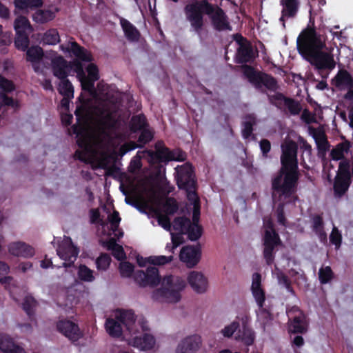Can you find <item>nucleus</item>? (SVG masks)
<instances>
[{"label":"nucleus","mask_w":353,"mask_h":353,"mask_svg":"<svg viewBox=\"0 0 353 353\" xmlns=\"http://www.w3.org/2000/svg\"><path fill=\"white\" fill-rule=\"evenodd\" d=\"M72 63L83 90L90 95L86 100L82 96L79 97L80 104L75 110L77 123L72 127V132H70L76 134L79 148L75 157L88 163L101 162L114 150L115 139H122L125 126L119 113L118 94L114 88L102 83L94 90V82L99 78L95 65H88L86 76L80 62Z\"/></svg>","instance_id":"nucleus-1"},{"label":"nucleus","mask_w":353,"mask_h":353,"mask_svg":"<svg viewBox=\"0 0 353 353\" xmlns=\"http://www.w3.org/2000/svg\"><path fill=\"white\" fill-rule=\"evenodd\" d=\"M282 154L281 174L272 181L273 199L279 196L281 203L276 210L277 221L285 225L283 215L284 204L290 202L298 180L297 144L291 140L285 139L281 145Z\"/></svg>","instance_id":"nucleus-2"},{"label":"nucleus","mask_w":353,"mask_h":353,"mask_svg":"<svg viewBox=\"0 0 353 353\" xmlns=\"http://www.w3.org/2000/svg\"><path fill=\"white\" fill-rule=\"evenodd\" d=\"M299 54L318 70L331 72L336 65L335 52L339 49L334 43L327 42L326 37L307 27L303 30L296 39Z\"/></svg>","instance_id":"nucleus-3"},{"label":"nucleus","mask_w":353,"mask_h":353,"mask_svg":"<svg viewBox=\"0 0 353 353\" xmlns=\"http://www.w3.org/2000/svg\"><path fill=\"white\" fill-rule=\"evenodd\" d=\"M175 171L179 188L185 190L188 200L193 206V215L192 223L188 218L178 217L174 220L172 227L179 234H188L189 239L196 241L201 236V228L198 223L200 216V202L196 192V180L192 166L189 163H185L178 165Z\"/></svg>","instance_id":"nucleus-4"},{"label":"nucleus","mask_w":353,"mask_h":353,"mask_svg":"<svg viewBox=\"0 0 353 353\" xmlns=\"http://www.w3.org/2000/svg\"><path fill=\"white\" fill-rule=\"evenodd\" d=\"M184 12L192 30L201 36L204 24L203 14L210 16L214 29L219 31L231 30L227 17L222 9L215 8L206 0L194 1L185 6Z\"/></svg>","instance_id":"nucleus-5"},{"label":"nucleus","mask_w":353,"mask_h":353,"mask_svg":"<svg viewBox=\"0 0 353 353\" xmlns=\"http://www.w3.org/2000/svg\"><path fill=\"white\" fill-rule=\"evenodd\" d=\"M186 283L177 276H165L161 282V288L155 290L152 294L154 301L161 303H176L181 299V292Z\"/></svg>","instance_id":"nucleus-6"},{"label":"nucleus","mask_w":353,"mask_h":353,"mask_svg":"<svg viewBox=\"0 0 353 353\" xmlns=\"http://www.w3.org/2000/svg\"><path fill=\"white\" fill-rule=\"evenodd\" d=\"M104 211L108 214L107 221L100 219V212L98 209H91L90 210V219L91 223H99L100 225L97 230L98 234L101 237L108 238L114 234L115 237L120 239L123 236V232L119 230L121 222V217L117 211L113 210L110 212V209L105 206Z\"/></svg>","instance_id":"nucleus-7"},{"label":"nucleus","mask_w":353,"mask_h":353,"mask_svg":"<svg viewBox=\"0 0 353 353\" xmlns=\"http://www.w3.org/2000/svg\"><path fill=\"white\" fill-rule=\"evenodd\" d=\"M114 318L107 319L105 327L110 336L119 338L123 333L128 332L130 335L134 331V326H137V319L131 310H117L114 314Z\"/></svg>","instance_id":"nucleus-8"},{"label":"nucleus","mask_w":353,"mask_h":353,"mask_svg":"<svg viewBox=\"0 0 353 353\" xmlns=\"http://www.w3.org/2000/svg\"><path fill=\"white\" fill-rule=\"evenodd\" d=\"M137 326H134V331L131 332L128 339V343L141 350H150L153 349L156 345L154 337L148 332V325L143 317L137 319Z\"/></svg>","instance_id":"nucleus-9"},{"label":"nucleus","mask_w":353,"mask_h":353,"mask_svg":"<svg viewBox=\"0 0 353 353\" xmlns=\"http://www.w3.org/2000/svg\"><path fill=\"white\" fill-rule=\"evenodd\" d=\"M353 176V161H343L339 162L336 175L334 181V195L338 197L343 196L348 190Z\"/></svg>","instance_id":"nucleus-10"},{"label":"nucleus","mask_w":353,"mask_h":353,"mask_svg":"<svg viewBox=\"0 0 353 353\" xmlns=\"http://www.w3.org/2000/svg\"><path fill=\"white\" fill-rule=\"evenodd\" d=\"M263 227L265 229L263 255L267 264L270 265L274 261L273 250L279 243L280 239L278 234L274 229L272 221L270 218L265 217L263 219Z\"/></svg>","instance_id":"nucleus-11"},{"label":"nucleus","mask_w":353,"mask_h":353,"mask_svg":"<svg viewBox=\"0 0 353 353\" xmlns=\"http://www.w3.org/2000/svg\"><path fill=\"white\" fill-rule=\"evenodd\" d=\"M10 67H11V63L8 61L0 63V71L1 69L8 70ZM14 89V85L11 81L0 75V100L1 105L11 106L14 108L17 107V103L14 101L12 98L7 97V94L12 92Z\"/></svg>","instance_id":"nucleus-12"},{"label":"nucleus","mask_w":353,"mask_h":353,"mask_svg":"<svg viewBox=\"0 0 353 353\" xmlns=\"http://www.w3.org/2000/svg\"><path fill=\"white\" fill-rule=\"evenodd\" d=\"M45 58L50 61L51 68L54 77L58 79L67 78L71 70V62H68L54 51L47 52Z\"/></svg>","instance_id":"nucleus-13"},{"label":"nucleus","mask_w":353,"mask_h":353,"mask_svg":"<svg viewBox=\"0 0 353 353\" xmlns=\"http://www.w3.org/2000/svg\"><path fill=\"white\" fill-rule=\"evenodd\" d=\"M57 252L58 256L65 261L63 265L66 268L70 266L76 261L79 250L73 245L70 237L64 236L57 249Z\"/></svg>","instance_id":"nucleus-14"},{"label":"nucleus","mask_w":353,"mask_h":353,"mask_svg":"<svg viewBox=\"0 0 353 353\" xmlns=\"http://www.w3.org/2000/svg\"><path fill=\"white\" fill-rule=\"evenodd\" d=\"M332 84L339 90H346L344 97L353 100V78L345 70H340L332 80Z\"/></svg>","instance_id":"nucleus-15"},{"label":"nucleus","mask_w":353,"mask_h":353,"mask_svg":"<svg viewBox=\"0 0 353 353\" xmlns=\"http://www.w3.org/2000/svg\"><path fill=\"white\" fill-rule=\"evenodd\" d=\"M286 313L290 321L289 330L293 333H303L306 331L305 316L297 306L288 307Z\"/></svg>","instance_id":"nucleus-16"},{"label":"nucleus","mask_w":353,"mask_h":353,"mask_svg":"<svg viewBox=\"0 0 353 353\" xmlns=\"http://www.w3.org/2000/svg\"><path fill=\"white\" fill-rule=\"evenodd\" d=\"M134 281L142 287L155 286L161 281L159 270L155 267H149L145 271H137L134 274Z\"/></svg>","instance_id":"nucleus-17"},{"label":"nucleus","mask_w":353,"mask_h":353,"mask_svg":"<svg viewBox=\"0 0 353 353\" xmlns=\"http://www.w3.org/2000/svg\"><path fill=\"white\" fill-rule=\"evenodd\" d=\"M59 48L63 53L69 54L70 57H74L78 60L85 62L92 61L90 53L75 41H68L65 44L61 45Z\"/></svg>","instance_id":"nucleus-18"},{"label":"nucleus","mask_w":353,"mask_h":353,"mask_svg":"<svg viewBox=\"0 0 353 353\" xmlns=\"http://www.w3.org/2000/svg\"><path fill=\"white\" fill-rule=\"evenodd\" d=\"M202 344L201 337L198 334L188 336L178 344L176 353H196Z\"/></svg>","instance_id":"nucleus-19"},{"label":"nucleus","mask_w":353,"mask_h":353,"mask_svg":"<svg viewBox=\"0 0 353 353\" xmlns=\"http://www.w3.org/2000/svg\"><path fill=\"white\" fill-rule=\"evenodd\" d=\"M59 332L72 341H76L82 336L78 325L72 321L65 320L59 321L57 325Z\"/></svg>","instance_id":"nucleus-20"},{"label":"nucleus","mask_w":353,"mask_h":353,"mask_svg":"<svg viewBox=\"0 0 353 353\" xmlns=\"http://www.w3.org/2000/svg\"><path fill=\"white\" fill-rule=\"evenodd\" d=\"M200 256V249L196 246L191 245L183 247L179 254L180 260L188 268L195 266L199 263Z\"/></svg>","instance_id":"nucleus-21"},{"label":"nucleus","mask_w":353,"mask_h":353,"mask_svg":"<svg viewBox=\"0 0 353 353\" xmlns=\"http://www.w3.org/2000/svg\"><path fill=\"white\" fill-rule=\"evenodd\" d=\"M187 279L189 285L196 292L202 294L206 292L208 288V281L203 273L192 271L188 274Z\"/></svg>","instance_id":"nucleus-22"},{"label":"nucleus","mask_w":353,"mask_h":353,"mask_svg":"<svg viewBox=\"0 0 353 353\" xmlns=\"http://www.w3.org/2000/svg\"><path fill=\"white\" fill-rule=\"evenodd\" d=\"M8 250L11 255L17 257L30 258L34 255V249L22 241H15L9 243Z\"/></svg>","instance_id":"nucleus-23"},{"label":"nucleus","mask_w":353,"mask_h":353,"mask_svg":"<svg viewBox=\"0 0 353 353\" xmlns=\"http://www.w3.org/2000/svg\"><path fill=\"white\" fill-rule=\"evenodd\" d=\"M251 291L258 307H263L265 295L261 285V276L259 273L256 272L252 274Z\"/></svg>","instance_id":"nucleus-24"},{"label":"nucleus","mask_w":353,"mask_h":353,"mask_svg":"<svg viewBox=\"0 0 353 353\" xmlns=\"http://www.w3.org/2000/svg\"><path fill=\"white\" fill-rule=\"evenodd\" d=\"M27 60L31 62L34 70L37 73H43L41 68V59L43 57V49L39 46H32L26 52Z\"/></svg>","instance_id":"nucleus-25"},{"label":"nucleus","mask_w":353,"mask_h":353,"mask_svg":"<svg viewBox=\"0 0 353 353\" xmlns=\"http://www.w3.org/2000/svg\"><path fill=\"white\" fill-rule=\"evenodd\" d=\"M281 4L283 6L280 21L282 22L283 28H285V19L295 17L299 9L298 0H281Z\"/></svg>","instance_id":"nucleus-26"},{"label":"nucleus","mask_w":353,"mask_h":353,"mask_svg":"<svg viewBox=\"0 0 353 353\" xmlns=\"http://www.w3.org/2000/svg\"><path fill=\"white\" fill-rule=\"evenodd\" d=\"M256 52H254L250 43L245 41L239 44L236 53L237 63H243L251 62L254 60Z\"/></svg>","instance_id":"nucleus-27"},{"label":"nucleus","mask_w":353,"mask_h":353,"mask_svg":"<svg viewBox=\"0 0 353 353\" xmlns=\"http://www.w3.org/2000/svg\"><path fill=\"white\" fill-rule=\"evenodd\" d=\"M155 152L147 150V153L152 159H157L160 162H167L175 159L172 157V151H170L168 148L165 147L162 142H157L155 144Z\"/></svg>","instance_id":"nucleus-28"},{"label":"nucleus","mask_w":353,"mask_h":353,"mask_svg":"<svg viewBox=\"0 0 353 353\" xmlns=\"http://www.w3.org/2000/svg\"><path fill=\"white\" fill-rule=\"evenodd\" d=\"M311 228L323 243H327V233L325 231L323 218L320 215H314L311 219Z\"/></svg>","instance_id":"nucleus-29"},{"label":"nucleus","mask_w":353,"mask_h":353,"mask_svg":"<svg viewBox=\"0 0 353 353\" xmlns=\"http://www.w3.org/2000/svg\"><path fill=\"white\" fill-rule=\"evenodd\" d=\"M108 239H109L102 242L103 246L108 250H110L114 257L117 260L121 261L124 259L125 258V254L123 247L117 244L114 238L110 236Z\"/></svg>","instance_id":"nucleus-30"},{"label":"nucleus","mask_w":353,"mask_h":353,"mask_svg":"<svg viewBox=\"0 0 353 353\" xmlns=\"http://www.w3.org/2000/svg\"><path fill=\"white\" fill-rule=\"evenodd\" d=\"M0 350L4 353H24V350L14 343L10 338L0 335Z\"/></svg>","instance_id":"nucleus-31"},{"label":"nucleus","mask_w":353,"mask_h":353,"mask_svg":"<svg viewBox=\"0 0 353 353\" xmlns=\"http://www.w3.org/2000/svg\"><path fill=\"white\" fill-rule=\"evenodd\" d=\"M350 152V145L347 142H343L336 145L331 152L330 156L334 161H350L345 158Z\"/></svg>","instance_id":"nucleus-32"},{"label":"nucleus","mask_w":353,"mask_h":353,"mask_svg":"<svg viewBox=\"0 0 353 353\" xmlns=\"http://www.w3.org/2000/svg\"><path fill=\"white\" fill-rule=\"evenodd\" d=\"M309 131L315 140L318 149L321 151H326L329 148V144L323 131L321 129L312 127L309 128Z\"/></svg>","instance_id":"nucleus-33"},{"label":"nucleus","mask_w":353,"mask_h":353,"mask_svg":"<svg viewBox=\"0 0 353 353\" xmlns=\"http://www.w3.org/2000/svg\"><path fill=\"white\" fill-rule=\"evenodd\" d=\"M276 98L281 101V103L283 104L284 107L288 109L291 114L296 115L301 112V106L299 102L285 98L280 94H276Z\"/></svg>","instance_id":"nucleus-34"},{"label":"nucleus","mask_w":353,"mask_h":353,"mask_svg":"<svg viewBox=\"0 0 353 353\" xmlns=\"http://www.w3.org/2000/svg\"><path fill=\"white\" fill-rule=\"evenodd\" d=\"M120 23L125 35L128 40L132 41L138 40L139 32L134 26L125 19H121Z\"/></svg>","instance_id":"nucleus-35"},{"label":"nucleus","mask_w":353,"mask_h":353,"mask_svg":"<svg viewBox=\"0 0 353 353\" xmlns=\"http://www.w3.org/2000/svg\"><path fill=\"white\" fill-rule=\"evenodd\" d=\"M256 88H261L262 86H265L266 88L270 90H275L277 88V84L276 80L270 75L265 74H260L258 83L254 85Z\"/></svg>","instance_id":"nucleus-36"},{"label":"nucleus","mask_w":353,"mask_h":353,"mask_svg":"<svg viewBox=\"0 0 353 353\" xmlns=\"http://www.w3.org/2000/svg\"><path fill=\"white\" fill-rule=\"evenodd\" d=\"M257 321L263 330H265L266 327L270 325L272 321V315L270 312L263 307H259L256 311Z\"/></svg>","instance_id":"nucleus-37"},{"label":"nucleus","mask_w":353,"mask_h":353,"mask_svg":"<svg viewBox=\"0 0 353 353\" xmlns=\"http://www.w3.org/2000/svg\"><path fill=\"white\" fill-rule=\"evenodd\" d=\"M60 83L58 85L59 92L65 97H74V89L72 83L66 78L59 79Z\"/></svg>","instance_id":"nucleus-38"},{"label":"nucleus","mask_w":353,"mask_h":353,"mask_svg":"<svg viewBox=\"0 0 353 353\" xmlns=\"http://www.w3.org/2000/svg\"><path fill=\"white\" fill-rule=\"evenodd\" d=\"M256 123V118L252 114L247 115L243 122L242 135L244 139H248L252 133V126Z\"/></svg>","instance_id":"nucleus-39"},{"label":"nucleus","mask_w":353,"mask_h":353,"mask_svg":"<svg viewBox=\"0 0 353 353\" xmlns=\"http://www.w3.org/2000/svg\"><path fill=\"white\" fill-rule=\"evenodd\" d=\"M236 339L241 341L246 345H250L254 340V334L251 329L243 327L236 336Z\"/></svg>","instance_id":"nucleus-40"},{"label":"nucleus","mask_w":353,"mask_h":353,"mask_svg":"<svg viewBox=\"0 0 353 353\" xmlns=\"http://www.w3.org/2000/svg\"><path fill=\"white\" fill-rule=\"evenodd\" d=\"M60 41V37L56 29L46 31L42 38V42L46 45H55Z\"/></svg>","instance_id":"nucleus-41"},{"label":"nucleus","mask_w":353,"mask_h":353,"mask_svg":"<svg viewBox=\"0 0 353 353\" xmlns=\"http://www.w3.org/2000/svg\"><path fill=\"white\" fill-rule=\"evenodd\" d=\"M16 32H31L32 28L28 20L25 17H19L14 21Z\"/></svg>","instance_id":"nucleus-42"},{"label":"nucleus","mask_w":353,"mask_h":353,"mask_svg":"<svg viewBox=\"0 0 353 353\" xmlns=\"http://www.w3.org/2000/svg\"><path fill=\"white\" fill-rule=\"evenodd\" d=\"M30 32H16L14 44L17 49L25 51L29 45L28 34Z\"/></svg>","instance_id":"nucleus-43"},{"label":"nucleus","mask_w":353,"mask_h":353,"mask_svg":"<svg viewBox=\"0 0 353 353\" xmlns=\"http://www.w3.org/2000/svg\"><path fill=\"white\" fill-rule=\"evenodd\" d=\"M78 276L85 282H92L94 280V272L85 265H81L78 270Z\"/></svg>","instance_id":"nucleus-44"},{"label":"nucleus","mask_w":353,"mask_h":353,"mask_svg":"<svg viewBox=\"0 0 353 353\" xmlns=\"http://www.w3.org/2000/svg\"><path fill=\"white\" fill-rule=\"evenodd\" d=\"M130 125L132 130L134 132L137 130L141 131L146 128V119L142 114L134 116L132 118Z\"/></svg>","instance_id":"nucleus-45"},{"label":"nucleus","mask_w":353,"mask_h":353,"mask_svg":"<svg viewBox=\"0 0 353 353\" xmlns=\"http://www.w3.org/2000/svg\"><path fill=\"white\" fill-rule=\"evenodd\" d=\"M329 239L330 243L335 246L336 250H339L342 243V234L334 224Z\"/></svg>","instance_id":"nucleus-46"},{"label":"nucleus","mask_w":353,"mask_h":353,"mask_svg":"<svg viewBox=\"0 0 353 353\" xmlns=\"http://www.w3.org/2000/svg\"><path fill=\"white\" fill-rule=\"evenodd\" d=\"M241 68L244 76L250 83L255 85V84L258 83L260 74H257L253 68L247 65H243Z\"/></svg>","instance_id":"nucleus-47"},{"label":"nucleus","mask_w":353,"mask_h":353,"mask_svg":"<svg viewBox=\"0 0 353 353\" xmlns=\"http://www.w3.org/2000/svg\"><path fill=\"white\" fill-rule=\"evenodd\" d=\"M53 13L50 10H38L33 15V19L39 23H45L53 19Z\"/></svg>","instance_id":"nucleus-48"},{"label":"nucleus","mask_w":353,"mask_h":353,"mask_svg":"<svg viewBox=\"0 0 353 353\" xmlns=\"http://www.w3.org/2000/svg\"><path fill=\"white\" fill-rule=\"evenodd\" d=\"M145 153H147V150L137 152L136 156L134 157L130 161V166H129L130 172H135L136 171L139 170L141 168V159L143 157V154Z\"/></svg>","instance_id":"nucleus-49"},{"label":"nucleus","mask_w":353,"mask_h":353,"mask_svg":"<svg viewBox=\"0 0 353 353\" xmlns=\"http://www.w3.org/2000/svg\"><path fill=\"white\" fill-rule=\"evenodd\" d=\"M273 274L276 276L278 283L280 285L285 288L288 292L293 293L290 282L286 275L278 269H276V271Z\"/></svg>","instance_id":"nucleus-50"},{"label":"nucleus","mask_w":353,"mask_h":353,"mask_svg":"<svg viewBox=\"0 0 353 353\" xmlns=\"http://www.w3.org/2000/svg\"><path fill=\"white\" fill-rule=\"evenodd\" d=\"M110 261L111 258L108 254H102L96 260L97 268L99 270H105L108 268Z\"/></svg>","instance_id":"nucleus-51"},{"label":"nucleus","mask_w":353,"mask_h":353,"mask_svg":"<svg viewBox=\"0 0 353 353\" xmlns=\"http://www.w3.org/2000/svg\"><path fill=\"white\" fill-rule=\"evenodd\" d=\"M159 224L167 231H171L172 225L167 214H163L159 210L155 211Z\"/></svg>","instance_id":"nucleus-52"},{"label":"nucleus","mask_w":353,"mask_h":353,"mask_svg":"<svg viewBox=\"0 0 353 353\" xmlns=\"http://www.w3.org/2000/svg\"><path fill=\"white\" fill-rule=\"evenodd\" d=\"M163 211L165 214H173L178 210V204L176 201L173 198H168L163 205Z\"/></svg>","instance_id":"nucleus-53"},{"label":"nucleus","mask_w":353,"mask_h":353,"mask_svg":"<svg viewBox=\"0 0 353 353\" xmlns=\"http://www.w3.org/2000/svg\"><path fill=\"white\" fill-rule=\"evenodd\" d=\"M173 256H151L147 258V261L149 263L153 264V265H164L166 264L171 261H172Z\"/></svg>","instance_id":"nucleus-54"},{"label":"nucleus","mask_w":353,"mask_h":353,"mask_svg":"<svg viewBox=\"0 0 353 353\" xmlns=\"http://www.w3.org/2000/svg\"><path fill=\"white\" fill-rule=\"evenodd\" d=\"M319 276L321 283H327L332 279L333 273L331 268L326 266L319 270Z\"/></svg>","instance_id":"nucleus-55"},{"label":"nucleus","mask_w":353,"mask_h":353,"mask_svg":"<svg viewBox=\"0 0 353 353\" xmlns=\"http://www.w3.org/2000/svg\"><path fill=\"white\" fill-rule=\"evenodd\" d=\"M23 308L28 316H31L33 312V309L36 306V301L31 296H26L22 303Z\"/></svg>","instance_id":"nucleus-56"},{"label":"nucleus","mask_w":353,"mask_h":353,"mask_svg":"<svg viewBox=\"0 0 353 353\" xmlns=\"http://www.w3.org/2000/svg\"><path fill=\"white\" fill-rule=\"evenodd\" d=\"M134 271V266L129 262H121L119 272L122 277H130Z\"/></svg>","instance_id":"nucleus-57"},{"label":"nucleus","mask_w":353,"mask_h":353,"mask_svg":"<svg viewBox=\"0 0 353 353\" xmlns=\"http://www.w3.org/2000/svg\"><path fill=\"white\" fill-rule=\"evenodd\" d=\"M239 327V323L237 321H233L230 324L225 326L223 329L221 330V333L225 337H231L234 332Z\"/></svg>","instance_id":"nucleus-58"},{"label":"nucleus","mask_w":353,"mask_h":353,"mask_svg":"<svg viewBox=\"0 0 353 353\" xmlns=\"http://www.w3.org/2000/svg\"><path fill=\"white\" fill-rule=\"evenodd\" d=\"M152 137L153 134L152 132L147 128L141 130V134L138 139V141L140 143L139 146H142L143 145L148 143L152 140Z\"/></svg>","instance_id":"nucleus-59"},{"label":"nucleus","mask_w":353,"mask_h":353,"mask_svg":"<svg viewBox=\"0 0 353 353\" xmlns=\"http://www.w3.org/2000/svg\"><path fill=\"white\" fill-rule=\"evenodd\" d=\"M301 119L303 122H305L307 124H310L316 122V117L314 114H312L310 111H308L306 109L302 112Z\"/></svg>","instance_id":"nucleus-60"},{"label":"nucleus","mask_w":353,"mask_h":353,"mask_svg":"<svg viewBox=\"0 0 353 353\" xmlns=\"http://www.w3.org/2000/svg\"><path fill=\"white\" fill-rule=\"evenodd\" d=\"M137 147H139V145L134 142L126 143L121 146V152L122 154H125L128 152L134 150Z\"/></svg>","instance_id":"nucleus-61"},{"label":"nucleus","mask_w":353,"mask_h":353,"mask_svg":"<svg viewBox=\"0 0 353 353\" xmlns=\"http://www.w3.org/2000/svg\"><path fill=\"white\" fill-rule=\"evenodd\" d=\"M300 148L306 152L309 156L311 154V146L302 137L299 138Z\"/></svg>","instance_id":"nucleus-62"},{"label":"nucleus","mask_w":353,"mask_h":353,"mask_svg":"<svg viewBox=\"0 0 353 353\" xmlns=\"http://www.w3.org/2000/svg\"><path fill=\"white\" fill-rule=\"evenodd\" d=\"M172 157H174L175 159H172L171 161H181L185 159V155L183 152L177 150L172 151Z\"/></svg>","instance_id":"nucleus-63"},{"label":"nucleus","mask_w":353,"mask_h":353,"mask_svg":"<svg viewBox=\"0 0 353 353\" xmlns=\"http://www.w3.org/2000/svg\"><path fill=\"white\" fill-rule=\"evenodd\" d=\"M260 148L263 154H266L270 150V143L266 139H263L260 142Z\"/></svg>","instance_id":"nucleus-64"}]
</instances>
